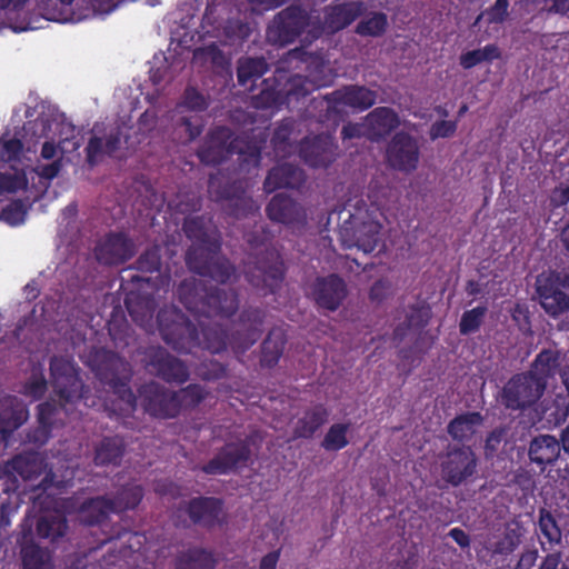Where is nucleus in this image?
Listing matches in <instances>:
<instances>
[{
    "label": "nucleus",
    "instance_id": "obj_1",
    "mask_svg": "<svg viewBox=\"0 0 569 569\" xmlns=\"http://www.w3.org/2000/svg\"><path fill=\"white\" fill-rule=\"evenodd\" d=\"M266 312L259 308H247L240 313L236 330L228 335L222 325L198 319V327L177 307H163L157 315L158 330L162 340L179 353H191L194 349L211 353L224 351L230 345L236 352H246L261 337Z\"/></svg>",
    "mask_w": 569,
    "mask_h": 569
},
{
    "label": "nucleus",
    "instance_id": "obj_2",
    "mask_svg": "<svg viewBox=\"0 0 569 569\" xmlns=\"http://www.w3.org/2000/svg\"><path fill=\"white\" fill-rule=\"evenodd\" d=\"M308 64V74H290L289 71L277 68L272 78L261 81L259 93L251 97L256 109H280L283 106L296 107L301 99L311 92L331 83L327 74L328 67L322 58L309 56L303 59Z\"/></svg>",
    "mask_w": 569,
    "mask_h": 569
},
{
    "label": "nucleus",
    "instance_id": "obj_3",
    "mask_svg": "<svg viewBox=\"0 0 569 569\" xmlns=\"http://www.w3.org/2000/svg\"><path fill=\"white\" fill-rule=\"evenodd\" d=\"M377 208L362 198L349 199L330 213L339 221L338 234L343 249H376L381 238V223L376 218Z\"/></svg>",
    "mask_w": 569,
    "mask_h": 569
},
{
    "label": "nucleus",
    "instance_id": "obj_4",
    "mask_svg": "<svg viewBox=\"0 0 569 569\" xmlns=\"http://www.w3.org/2000/svg\"><path fill=\"white\" fill-rule=\"evenodd\" d=\"M50 377L59 403L44 401L37 407L38 422L44 439L50 437L59 411L63 409L68 412L67 406L86 398L87 391L73 362L63 357L54 356L50 359Z\"/></svg>",
    "mask_w": 569,
    "mask_h": 569
},
{
    "label": "nucleus",
    "instance_id": "obj_5",
    "mask_svg": "<svg viewBox=\"0 0 569 569\" xmlns=\"http://www.w3.org/2000/svg\"><path fill=\"white\" fill-rule=\"evenodd\" d=\"M264 141L236 136L226 126L212 128L197 151L199 160L208 166H218L233 154L239 156L240 167L247 171L258 168Z\"/></svg>",
    "mask_w": 569,
    "mask_h": 569
},
{
    "label": "nucleus",
    "instance_id": "obj_6",
    "mask_svg": "<svg viewBox=\"0 0 569 569\" xmlns=\"http://www.w3.org/2000/svg\"><path fill=\"white\" fill-rule=\"evenodd\" d=\"M177 296L186 309L206 319H229L239 308L234 290L207 286L202 280L194 278L182 280L177 288Z\"/></svg>",
    "mask_w": 569,
    "mask_h": 569
},
{
    "label": "nucleus",
    "instance_id": "obj_7",
    "mask_svg": "<svg viewBox=\"0 0 569 569\" xmlns=\"http://www.w3.org/2000/svg\"><path fill=\"white\" fill-rule=\"evenodd\" d=\"M92 369L116 397L110 411L118 417L131 415L137 408V398L130 387L131 365L118 353L102 349L96 353Z\"/></svg>",
    "mask_w": 569,
    "mask_h": 569
},
{
    "label": "nucleus",
    "instance_id": "obj_8",
    "mask_svg": "<svg viewBox=\"0 0 569 569\" xmlns=\"http://www.w3.org/2000/svg\"><path fill=\"white\" fill-rule=\"evenodd\" d=\"M47 459L39 452H23L16 455L10 460L0 465V479H4L8 489H17L19 479L31 481L38 479L43 472L46 476L41 480L39 488L47 491L51 488L62 489L67 487V481L56 480L52 470L47 471Z\"/></svg>",
    "mask_w": 569,
    "mask_h": 569
},
{
    "label": "nucleus",
    "instance_id": "obj_9",
    "mask_svg": "<svg viewBox=\"0 0 569 569\" xmlns=\"http://www.w3.org/2000/svg\"><path fill=\"white\" fill-rule=\"evenodd\" d=\"M248 263L243 273L247 281L254 288L263 290V295L276 293L286 273L280 251H247Z\"/></svg>",
    "mask_w": 569,
    "mask_h": 569
},
{
    "label": "nucleus",
    "instance_id": "obj_10",
    "mask_svg": "<svg viewBox=\"0 0 569 569\" xmlns=\"http://www.w3.org/2000/svg\"><path fill=\"white\" fill-rule=\"evenodd\" d=\"M377 91L360 84H347L320 98H315V108L321 107L326 111L320 121L330 120L331 116L340 112L339 107H347L352 110L366 111L377 101Z\"/></svg>",
    "mask_w": 569,
    "mask_h": 569
},
{
    "label": "nucleus",
    "instance_id": "obj_11",
    "mask_svg": "<svg viewBox=\"0 0 569 569\" xmlns=\"http://www.w3.org/2000/svg\"><path fill=\"white\" fill-rule=\"evenodd\" d=\"M543 392V382H539L532 373L522 372L507 381L500 391L499 401L508 410H525L533 406Z\"/></svg>",
    "mask_w": 569,
    "mask_h": 569
},
{
    "label": "nucleus",
    "instance_id": "obj_12",
    "mask_svg": "<svg viewBox=\"0 0 569 569\" xmlns=\"http://www.w3.org/2000/svg\"><path fill=\"white\" fill-rule=\"evenodd\" d=\"M309 20V13L301 4H291L274 16L267 28V39L278 46L292 43L308 27Z\"/></svg>",
    "mask_w": 569,
    "mask_h": 569
},
{
    "label": "nucleus",
    "instance_id": "obj_13",
    "mask_svg": "<svg viewBox=\"0 0 569 569\" xmlns=\"http://www.w3.org/2000/svg\"><path fill=\"white\" fill-rule=\"evenodd\" d=\"M176 396L174 390L157 381H150L138 388L136 398L146 415L154 419L168 420L179 417Z\"/></svg>",
    "mask_w": 569,
    "mask_h": 569
},
{
    "label": "nucleus",
    "instance_id": "obj_14",
    "mask_svg": "<svg viewBox=\"0 0 569 569\" xmlns=\"http://www.w3.org/2000/svg\"><path fill=\"white\" fill-rule=\"evenodd\" d=\"M143 356L144 368L164 382L183 385L189 380L188 366L163 347H149Z\"/></svg>",
    "mask_w": 569,
    "mask_h": 569
},
{
    "label": "nucleus",
    "instance_id": "obj_15",
    "mask_svg": "<svg viewBox=\"0 0 569 569\" xmlns=\"http://www.w3.org/2000/svg\"><path fill=\"white\" fill-rule=\"evenodd\" d=\"M386 163L396 171L411 173L420 162V146L416 137L406 131L396 132L386 147Z\"/></svg>",
    "mask_w": 569,
    "mask_h": 569
},
{
    "label": "nucleus",
    "instance_id": "obj_16",
    "mask_svg": "<svg viewBox=\"0 0 569 569\" xmlns=\"http://www.w3.org/2000/svg\"><path fill=\"white\" fill-rule=\"evenodd\" d=\"M184 260L191 272L220 283H227L236 277V267L222 251H186Z\"/></svg>",
    "mask_w": 569,
    "mask_h": 569
},
{
    "label": "nucleus",
    "instance_id": "obj_17",
    "mask_svg": "<svg viewBox=\"0 0 569 569\" xmlns=\"http://www.w3.org/2000/svg\"><path fill=\"white\" fill-rule=\"evenodd\" d=\"M441 477L452 487H459L477 472L478 459L469 446L449 448L441 461Z\"/></svg>",
    "mask_w": 569,
    "mask_h": 569
},
{
    "label": "nucleus",
    "instance_id": "obj_18",
    "mask_svg": "<svg viewBox=\"0 0 569 569\" xmlns=\"http://www.w3.org/2000/svg\"><path fill=\"white\" fill-rule=\"evenodd\" d=\"M536 291L543 310L551 317H558L569 310V296L565 292V282L559 273L550 271L537 277Z\"/></svg>",
    "mask_w": 569,
    "mask_h": 569
},
{
    "label": "nucleus",
    "instance_id": "obj_19",
    "mask_svg": "<svg viewBox=\"0 0 569 569\" xmlns=\"http://www.w3.org/2000/svg\"><path fill=\"white\" fill-rule=\"evenodd\" d=\"M251 459V448L247 440L228 442L219 449L216 456L200 467L206 475H228L247 466Z\"/></svg>",
    "mask_w": 569,
    "mask_h": 569
},
{
    "label": "nucleus",
    "instance_id": "obj_20",
    "mask_svg": "<svg viewBox=\"0 0 569 569\" xmlns=\"http://www.w3.org/2000/svg\"><path fill=\"white\" fill-rule=\"evenodd\" d=\"M209 191L214 194L217 201H226L224 210L234 218L247 217L258 210L252 197L247 193L243 181L236 180L223 186H216L211 178Z\"/></svg>",
    "mask_w": 569,
    "mask_h": 569
},
{
    "label": "nucleus",
    "instance_id": "obj_21",
    "mask_svg": "<svg viewBox=\"0 0 569 569\" xmlns=\"http://www.w3.org/2000/svg\"><path fill=\"white\" fill-rule=\"evenodd\" d=\"M338 144L328 133L303 138L298 147L299 156L311 168H328L338 158Z\"/></svg>",
    "mask_w": 569,
    "mask_h": 569
},
{
    "label": "nucleus",
    "instance_id": "obj_22",
    "mask_svg": "<svg viewBox=\"0 0 569 569\" xmlns=\"http://www.w3.org/2000/svg\"><path fill=\"white\" fill-rule=\"evenodd\" d=\"M190 521L211 530L226 523L224 501L217 497H193L184 503Z\"/></svg>",
    "mask_w": 569,
    "mask_h": 569
},
{
    "label": "nucleus",
    "instance_id": "obj_23",
    "mask_svg": "<svg viewBox=\"0 0 569 569\" xmlns=\"http://www.w3.org/2000/svg\"><path fill=\"white\" fill-rule=\"evenodd\" d=\"M311 298L316 306L327 311H337L348 296L346 281L336 273L319 276L311 284Z\"/></svg>",
    "mask_w": 569,
    "mask_h": 569
},
{
    "label": "nucleus",
    "instance_id": "obj_24",
    "mask_svg": "<svg viewBox=\"0 0 569 569\" xmlns=\"http://www.w3.org/2000/svg\"><path fill=\"white\" fill-rule=\"evenodd\" d=\"M266 212L271 221L288 224L303 226L307 222L305 208L292 198L278 193L267 204Z\"/></svg>",
    "mask_w": 569,
    "mask_h": 569
},
{
    "label": "nucleus",
    "instance_id": "obj_25",
    "mask_svg": "<svg viewBox=\"0 0 569 569\" xmlns=\"http://www.w3.org/2000/svg\"><path fill=\"white\" fill-rule=\"evenodd\" d=\"M307 176L302 168L292 163H281L268 171L263 190L272 193L279 189L299 190L306 183Z\"/></svg>",
    "mask_w": 569,
    "mask_h": 569
},
{
    "label": "nucleus",
    "instance_id": "obj_26",
    "mask_svg": "<svg viewBox=\"0 0 569 569\" xmlns=\"http://www.w3.org/2000/svg\"><path fill=\"white\" fill-rule=\"evenodd\" d=\"M365 9L366 6L362 1L327 6L323 10L325 28L331 33L341 31L361 17Z\"/></svg>",
    "mask_w": 569,
    "mask_h": 569
},
{
    "label": "nucleus",
    "instance_id": "obj_27",
    "mask_svg": "<svg viewBox=\"0 0 569 569\" xmlns=\"http://www.w3.org/2000/svg\"><path fill=\"white\" fill-rule=\"evenodd\" d=\"M182 230L188 239L201 247L200 249H221L216 228L203 216L186 217Z\"/></svg>",
    "mask_w": 569,
    "mask_h": 569
},
{
    "label": "nucleus",
    "instance_id": "obj_28",
    "mask_svg": "<svg viewBox=\"0 0 569 569\" xmlns=\"http://www.w3.org/2000/svg\"><path fill=\"white\" fill-rule=\"evenodd\" d=\"M127 450V442L122 436H104L96 443L93 463L97 467H118L121 465Z\"/></svg>",
    "mask_w": 569,
    "mask_h": 569
},
{
    "label": "nucleus",
    "instance_id": "obj_29",
    "mask_svg": "<svg viewBox=\"0 0 569 569\" xmlns=\"http://www.w3.org/2000/svg\"><path fill=\"white\" fill-rule=\"evenodd\" d=\"M219 562V555L213 549L192 546L178 552L174 569H216Z\"/></svg>",
    "mask_w": 569,
    "mask_h": 569
},
{
    "label": "nucleus",
    "instance_id": "obj_30",
    "mask_svg": "<svg viewBox=\"0 0 569 569\" xmlns=\"http://www.w3.org/2000/svg\"><path fill=\"white\" fill-rule=\"evenodd\" d=\"M367 123L370 139L379 141L400 126V119L393 109L378 107L367 116Z\"/></svg>",
    "mask_w": 569,
    "mask_h": 569
},
{
    "label": "nucleus",
    "instance_id": "obj_31",
    "mask_svg": "<svg viewBox=\"0 0 569 569\" xmlns=\"http://www.w3.org/2000/svg\"><path fill=\"white\" fill-rule=\"evenodd\" d=\"M329 411L321 405H315L307 409L293 428L295 438L310 439L328 421Z\"/></svg>",
    "mask_w": 569,
    "mask_h": 569
},
{
    "label": "nucleus",
    "instance_id": "obj_32",
    "mask_svg": "<svg viewBox=\"0 0 569 569\" xmlns=\"http://www.w3.org/2000/svg\"><path fill=\"white\" fill-rule=\"evenodd\" d=\"M560 453V442L550 435H540L533 438L529 446L531 462L546 466L555 462Z\"/></svg>",
    "mask_w": 569,
    "mask_h": 569
},
{
    "label": "nucleus",
    "instance_id": "obj_33",
    "mask_svg": "<svg viewBox=\"0 0 569 569\" xmlns=\"http://www.w3.org/2000/svg\"><path fill=\"white\" fill-rule=\"evenodd\" d=\"M560 352L552 349H542L535 358L531 369L528 373L535 375L539 382H543L545 389L547 388L548 380L561 369Z\"/></svg>",
    "mask_w": 569,
    "mask_h": 569
},
{
    "label": "nucleus",
    "instance_id": "obj_34",
    "mask_svg": "<svg viewBox=\"0 0 569 569\" xmlns=\"http://www.w3.org/2000/svg\"><path fill=\"white\" fill-rule=\"evenodd\" d=\"M287 343V338L281 328L269 330L266 339L261 343L260 365L263 368H273L278 365Z\"/></svg>",
    "mask_w": 569,
    "mask_h": 569
},
{
    "label": "nucleus",
    "instance_id": "obj_35",
    "mask_svg": "<svg viewBox=\"0 0 569 569\" xmlns=\"http://www.w3.org/2000/svg\"><path fill=\"white\" fill-rule=\"evenodd\" d=\"M112 512L109 497L100 496L89 498L81 503L79 518L82 523L87 526H94L106 521Z\"/></svg>",
    "mask_w": 569,
    "mask_h": 569
},
{
    "label": "nucleus",
    "instance_id": "obj_36",
    "mask_svg": "<svg viewBox=\"0 0 569 569\" xmlns=\"http://www.w3.org/2000/svg\"><path fill=\"white\" fill-rule=\"evenodd\" d=\"M144 490L141 485L128 482L121 486L109 502L114 513L136 509L142 501Z\"/></svg>",
    "mask_w": 569,
    "mask_h": 569
},
{
    "label": "nucleus",
    "instance_id": "obj_37",
    "mask_svg": "<svg viewBox=\"0 0 569 569\" xmlns=\"http://www.w3.org/2000/svg\"><path fill=\"white\" fill-rule=\"evenodd\" d=\"M483 422V417L478 411L466 412L455 417L447 427V431L453 440L465 441L471 439L476 428Z\"/></svg>",
    "mask_w": 569,
    "mask_h": 569
},
{
    "label": "nucleus",
    "instance_id": "obj_38",
    "mask_svg": "<svg viewBox=\"0 0 569 569\" xmlns=\"http://www.w3.org/2000/svg\"><path fill=\"white\" fill-rule=\"evenodd\" d=\"M268 71V63L263 57L241 58L238 61L237 77L242 87L253 89L256 82Z\"/></svg>",
    "mask_w": 569,
    "mask_h": 569
},
{
    "label": "nucleus",
    "instance_id": "obj_39",
    "mask_svg": "<svg viewBox=\"0 0 569 569\" xmlns=\"http://www.w3.org/2000/svg\"><path fill=\"white\" fill-rule=\"evenodd\" d=\"M22 569H53L52 552L34 542H27L20 550Z\"/></svg>",
    "mask_w": 569,
    "mask_h": 569
},
{
    "label": "nucleus",
    "instance_id": "obj_40",
    "mask_svg": "<svg viewBox=\"0 0 569 569\" xmlns=\"http://www.w3.org/2000/svg\"><path fill=\"white\" fill-rule=\"evenodd\" d=\"M296 126L297 121L292 118H284L276 126L270 142L278 157H284L291 152V136Z\"/></svg>",
    "mask_w": 569,
    "mask_h": 569
},
{
    "label": "nucleus",
    "instance_id": "obj_41",
    "mask_svg": "<svg viewBox=\"0 0 569 569\" xmlns=\"http://www.w3.org/2000/svg\"><path fill=\"white\" fill-rule=\"evenodd\" d=\"M389 27L388 16L381 11H371L362 17L355 32L360 37H382Z\"/></svg>",
    "mask_w": 569,
    "mask_h": 569
},
{
    "label": "nucleus",
    "instance_id": "obj_42",
    "mask_svg": "<svg viewBox=\"0 0 569 569\" xmlns=\"http://www.w3.org/2000/svg\"><path fill=\"white\" fill-rule=\"evenodd\" d=\"M203 128L204 121L201 116H183L176 121L173 132L179 143L187 144L200 137Z\"/></svg>",
    "mask_w": 569,
    "mask_h": 569
},
{
    "label": "nucleus",
    "instance_id": "obj_43",
    "mask_svg": "<svg viewBox=\"0 0 569 569\" xmlns=\"http://www.w3.org/2000/svg\"><path fill=\"white\" fill-rule=\"evenodd\" d=\"M37 535L43 539L56 541L66 535L68 522L63 515L51 513L42 516L37 522Z\"/></svg>",
    "mask_w": 569,
    "mask_h": 569
},
{
    "label": "nucleus",
    "instance_id": "obj_44",
    "mask_svg": "<svg viewBox=\"0 0 569 569\" xmlns=\"http://www.w3.org/2000/svg\"><path fill=\"white\" fill-rule=\"evenodd\" d=\"M501 58V51L495 43L486 44L483 48L462 52L459 57V64L469 70L482 62L491 63Z\"/></svg>",
    "mask_w": 569,
    "mask_h": 569
},
{
    "label": "nucleus",
    "instance_id": "obj_45",
    "mask_svg": "<svg viewBox=\"0 0 569 569\" xmlns=\"http://www.w3.org/2000/svg\"><path fill=\"white\" fill-rule=\"evenodd\" d=\"M26 420V412L19 406H13V400L0 403V432L9 433L17 430Z\"/></svg>",
    "mask_w": 569,
    "mask_h": 569
},
{
    "label": "nucleus",
    "instance_id": "obj_46",
    "mask_svg": "<svg viewBox=\"0 0 569 569\" xmlns=\"http://www.w3.org/2000/svg\"><path fill=\"white\" fill-rule=\"evenodd\" d=\"M179 405V416L182 411L197 408L207 397L204 388L198 383H190L187 387L174 390Z\"/></svg>",
    "mask_w": 569,
    "mask_h": 569
},
{
    "label": "nucleus",
    "instance_id": "obj_47",
    "mask_svg": "<svg viewBox=\"0 0 569 569\" xmlns=\"http://www.w3.org/2000/svg\"><path fill=\"white\" fill-rule=\"evenodd\" d=\"M349 428L350 423L338 422L331 425L321 441V447L326 451H339L346 448L349 445L347 437Z\"/></svg>",
    "mask_w": 569,
    "mask_h": 569
},
{
    "label": "nucleus",
    "instance_id": "obj_48",
    "mask_svg": "<svg viewBox=\"0 0 569 569\" xmlns=\"http://www.w3.org/2000/svg\"><path fill=\"white\" fill-rule=\"evenodd\" d=\"M201 199L193 192L179 191L168 201V208L172 213L190 217L201 209Z\"/></svg>",
    "mask_w": 569,
    "mask_h": 569
},
{
    "label": "nucleus",
    "instance_id": "obj_49",
    "mask_svg": "<svg viewBox=\"0 0 569 569\" xmlns=\"http://www.w3.org/2000/svg\"><path fill=\"white\" fill-rule=\"evenodd\" d=\"M488 312L486 305H479L470 310H466L459 321V332L462 336L473 335L481 328Z\"/></svg>",
    "mask_w": 569,
    "mask_h": 569
},
{
    "label": "nucleus",
    "instance_id": "obj_50",
    "mask_svg": "<svg viewBox=\"0 0 569 569\" xmlns=\"http://www.w3.org/2000/svg\"><path fill=\"white\" fill-rule=\"evenodd\" d=\"M538 528L540 536L546 539L550 546L560 543L562 537L561 530L551 512L545 508H541L539 511Z\"/></svg>",
    "mask_w": 569,
    "mask_h": 569
},
{
    "label": "nucleus",
    "instance_id": "obj_51",
    "mask_svg": "<svg viewBox=\"0 0 569 569\" xmlns=\"http://www.w3.org/2000/svg\"><path fill=\"white\" fill-rule=\"evenodd\" d=\"M48 389L47 379L42 370H32L29 379L22 387V395L33 400L41 399Z\"/></svg>",
    "mask_w": 569,
    "mask_h": 569
},
{
    "label": "nucleus",
    "instance_id": "obj_52",
    "mask_svg": "<svg viewBox=\"0 0 569 569\" xmlns=\"http://www.w3.org/2000/svg\"><path fill=\"white\" fill-rule=\"evenodd\" d=\"M549 422L560 425L569 416V399L561 393L556 395L552 402L545 409Z\"/></svg>",
    "mask_w": 569,
    "mask_h": 569
},
{
    "label": "nucleus",
    "instance_id": "obj_53",
    "mask_svg": "<svg viewBox=\"0 0 569 569\" xmlns=\"http://www.w3.org/2000/svg\"><path fill=\"white\" fill-rule=\"evenodd\" d=\"M94 249H134L133 241L126 231H110Z\"/></svg>",
    "mask_w": 569,
    "mask_h": 569
},
{
    "label": "nucleus",
    "instance_id": "obj_54",
    "mask_svg": "<svg viewBox=\"0 0 569 569\" xmlns=\"http://www.w3.org/2000/svg\"><path fill=\"white\" fill-rule=\"evenodd\" d=\"M197 372L203 380L216 381L226 377L227 367L214 359H206L198 366Z\"/></svg>",
    "mask_w": 569,
    "mask_h": 569
},
{
    "label": "nucleus",
    "instance_id": "obj_55",
    "mask_svg": "<svg viewBox=\"0 0 569 569\" xmlns=\"http://www.w3.org/2000/svg\"><path fill=\"white\" fill-rule=\"evenodd\" d=\"M508 8H509V1L508 0H496L492 6H490L488 9H486L483 12L479 14V17L476 20V23L481 19L486 18V21L489 24H499L506 21L508 17Z\"/></svg>",
    "mask_w": 569,
    "mask_h": 569
},
{
    "label": "nucleus",
    "instance_id": "obj_56",
    "mask_svg": "<svg viewBox=\"0 0 569 569\" xmlns=\"http://www.w3.org/2000/svg\"><path fill=\"white\" fill-rule=\"evenodd\" d=\"M191 111H204L208 108L206 97L193 87H187L180 103Z\"/></svg>",
    "mask_w": 569,
    "mask_h": 569
},
{
    "label": "nucleus",
    "instance_id": "obj_57",
    "mask_svg": "<svg viewBox=\"0 0 569 569\" xmlns=\"http://www.w3.org/2000/svg\"><path fill=\"white\" fill-rule=\"evenodd\" d=\"M405 321L413 329V331H420L428 325L429 310L423 307L412 306L406 313Z\"/></svg>",
    "mask_w": 569,
    "mask_h": 569
},
{
    "label": "nucleus",
    "instance_id": "obj_58",
    "mask_svg": "<svg viewBox=\"0 0 569 569\" xmlns=\"http://www.w3.org/2000/svg\"><path fill=\"white\" fill-rule=\"evenodd\" d=\"M26 213L22 201L17 200L10 202L2 209L1 218L9 224L17 226L23 222Z\"/></svg>",
    "mask_w": 569,
    "mask_h": 569
},
{
    "label": "nucleus",
    "instance_id": "obj_59",
    "mask_svg": "<svg viewBox=\"0 0 569 569\" xmlns=\"http://www.w3.org/2000/svg\"><path fill=\"white\" fill-rule=\"evenodd\" d=\"M108 330L116 347L119 348L129 346L131 339V336L129 333L130 326L126 320L121 321L119 325L110 322L108 326Z\"/></svg>",
    "mask_w": 569,
    "mask_h": 569
},
{
    "label": "nucleus",
    "instance_id": "obj_60",
    "mask_svg": "<svg viewBox=\"0 0 569 569\" xmlns=\"http://www.w3.org/2000/svg\"><path fill=\"white\" fill-rule=\"evenodd\" d=\"M136 263L137 269L142 272L159 271L161 267V256L159 251H142Z\"/></svg>",
    "mask_w": 569,
    "mask_h": 569
},
{
    "label": "nucleus",
    "instance_id": "obj_61",
    "mask_svg": "<svg viewBox=\"0 0 569 569\" xmlns=\"http://www.w3.org/2000/svg\"><path fill=\"white\" fill-rule=\"evenodd\" d=\"M457 122L452 120H439L432 123L430 128V137L432 140L438 138H449L455 134Z\"/></svg>",
    "mask_w": 569,
    "mask_h": 569
},
{
    "label": "nucleus",
    "instance_id": "obj_62",
    "mask_svg": "<svg viewBox=\"0 0 569 569\" xmlns=\"http://www.w3.org/2000/svg\"><path fill=\"white\" fill-rule=\"evenodd\" d=\"M87 161L90 166H96L99 162V158L104 153L103 141L99 137H91L84 149Z\"/></svg>",
    "mask_w": 569,
    "mask_h": 569
},
{
    "label": "nucleus",
    "instance_id": "obj_63",
    "mask_svg": "<svg viewBox=\"0 0 569 569\" xmlns=\"http://www.w3.org/2000/svg\"><path fill=\"white\" fill-rule=\"evenodd\" d=\"M23 143L18 138L3 141L2 157L6 161L18 160L22 153Z\"/></svg>",
    "mask_w": 569,
    "mask_h": 569
},
{
    "label": "nucleus",
    "instance_id": "obj_64",
    "mask_svg": "<svg viewBox=\"0 0 569 569\" xmlns=\"http://www.w3.org/2000/svg\"><path fill=\"white\" fill-rule=\"evenodd\" d=\"M569 202V186L560 184L556 187L550 194V203L553 208H559Z\"/></svg>",
    "mask_w": 569,
    "mask_h": 569
}]
</instances>
